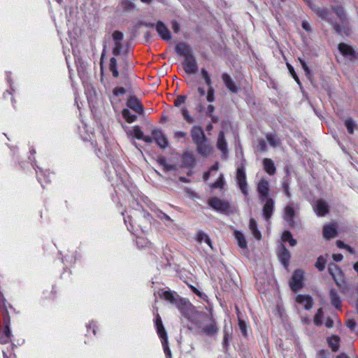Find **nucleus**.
Returning <instances> with one entry per match:
<instances>
[{"label": "nucleus", "instance_id": "nucleus-1", "mask_svg": "<svg viewBox=\"0 0 358 358\" xmlns=\"http://www.w3.org/2000/svg\"><path fill=\"white\" fill-rule=\"evenodd\" d=\"M303 271L301 270H296L289 282L291 289L296 292L303 287Z\"/></svg>", "mask_w": 358, "mask_h": 358}, {"label": "nucleus", "instance_id": "nucleus-2", "mask_svg": "<svg viewBox=\"0 0 358 358\" xmlns=\"http://www.w3.org/2000/svg\"><path fill=\"white\" fill-rule=\"evenodd\" d=\"M182 66L185 73L188 74H195L197 72L196 61L193 55L185 57Z\"/></svg>", "mask_w": 358, "mask_h": 358}, {"label": "nucleus", "instance_id": "nucleus-3", "mask_svg": "<svg viewBox=\"0 0 358 358\" xmlns=\"http://www.w3.org/2000/svg\"><path fill=\"white\" fill-rule=\"evenodd\" d=\"M113 54L114 55H120L122 50V40H123V34L120 31H115L113 32Z\"/></svg>", "mask_w": 358, "mask_h": 358}, {"label": "nucleus", "instance_id": "nucleus-4", "mask_svg": "<svg viewBox=\"0 0 358 358\" xmlns=\"http://www.w3.org/2000/svg\"><path fill=\"white\" fill-rule=\"evenodd\" d=\"M208 203L214 210L224 212L229 208V204L228 202L221 200L217 197H213L208 200Z\"/></svg>", "mask_w": 358, "mask_h": 358}, {"label": "nucleus", "instance_id": "nucleus-5", "mask_svg": "<svg viewBox=\"0 0 358 358\" xmlns=\"http://www.w3.org/2000/svg\"><path fill=\"white\" fill-rule=\"evenodd\" d=\"M236 181L243 194H248L247 182L245 171L243 166L239 167L236 172Z\"/></svg>", "mask_w": 358, "mask_h": 358}, {"label": "nucleus", "instance_id": "nucleus-6", "mask_svg": "<svg viewBox=\"0 0 358 358\" xmlns=\"http://www.w3.org/2000/svg\"><path fill=\"white\" fill-rule=\"evenodd\" d=\"M153 139L161 148H166L168 146V140L162 132L157 129L152 131Z\"/></svg>", "mask_w": 358, "mask_h": 358}, {"label": "nucleus", "instance_id": "nucleus-7", "mask_svg": "<svg viewBox=\"0 0 358 358\" xmlns=\"http://www.w3.org/2000/svg\"><path fill=\"white\" fill-rule=\"evenodd\" d=\"M191 136L195 144H197L206 139L203 129L198 126H194L192 128Z\"/></svg>", "mask_w": 358, "mask_h": 358}, {"label": "nucleus", "instance_id": "nucleus-8", "mask_svg": "<svg viewBox=\"0 0 358 358\" xmlns=\"http://www.w3.org/2000/svg\"><path fill=\"white\" fill-rule=\"evenodd\" d=\"M257 191L260 194V199H264L269 194V182L266 180L262 178L257 183Z\"/></svg>", "mask_w": 358, "mask_h": 358}, {"label": "nucleus", "instance_id": "nucleus-9", "mask_svg": "<svg viewBox=\"0 0 358 358\" xmlns=\"http://www.w3.org/2000/svg\"><path fill=\"white\" fill-rule=\"evenodd\" d=\"M296 301L306 310L311 309L313 305V299L309 295L299 294L296 296Z\"/></svg>", "mask_w": 358, "mask_h": 358}, {"label": "nucleus", "instance_id": "nucleus-10", "mask_svg": "<svg viewBox=\"0 0 358 358\" xmlns=\"http://www.w3.org/2000/svg\"><path fill=\"white\" fill-rule=\"evenodd\" d=\"M156 30L163 40L170 41L171 39V34L169 29L162 22L157 23Z\"/></svg>", "mask_w": 358, "mask_h": 358}, {"label": "nucleus", "instance_id": "nucleus-11", "mask_svg": "<svg viewBox=\"0 0 358 358\" xmlns=\"http://www.w3.org/2000/svg\"><path fill=\"white\" fill-rule=\"evenodd\" d=\"M196 145L199 153L203 156L209 155L213 149L212 146L208 143L207 138Z\"/></svg>", "mask_w": 358, "mask_h": 358}, {"label": "nucleus", "instance_id": "nucleus-12", "mask_svg": "<svg viewBox=\"0 0 358 358\" xmlns=\"http://www.w3.org/2000/svg\"><path fill=\"white\" fill-rule=\"evenodd\" d=\"M127 105L129 108L134 110L135 112L139 114H143V106L139 103L138 100L136 98L130 97L129 99H128Z\"/></svg>", "mask_w": 358, "mask_h": 358}, {"label": "nucleus", "instance_id": "nucleus-13", "mask_svg": "<svg viewBox=\"0 0 358 358\" xmlns=\"http://www.w3.org/2000/svg\"><path fill=\"white\" fill-rule=\"evenodd\" d=\"M176 51L178 54L187 57L189 55H192L190 47L185 43H179L176 46Z\"/></svg>", "mask_w": 358, "mask_h": 358}, {"label": "nucleus", "instance_id": "nucleus-14", "mask_svg": "<svg viewBox=\"0 0 358 358\" xmlns=\"http://www.w3.org/2000/svg\"><path fill=\"white\" fill-rule=\"evenodd\" d=\"M222 79L225 84L227 89L232 93H236L237 92V87L232 80V78L227 74V73H223L222 75Z\"/></svg>", "mask_w": 358, "mask_h": 358}, {"label": "nucleus", "instance_id": "nucleus-15", "mask_svg": "<svg viewBox=\"0 0 358 358\" xmlns=\"http://www.w3.org/2000/svg\"><path fill=\"white\" fill-rule=\"evenodd\" d=\"M329 211V207L326 202L318 200L315 205V212L320 216L325 215Z\"/></svg>", "mask_w": 358, "mask_h": 358}, {"label": "nucleus", "instance_id": "nucleus-16", "mask_svg": "<svg viewBox=\"0 0 358 358\" xmlns=\"http://www.w3.org/2000/svg\"><path fill=\"white\" fill-rule=\"evenodd\" d=\"M274 207V202L272 199L269 198L267 199L264 208H263V213L266 220H268L273 213Z\"/></svg>", "mask_w": 358, "mask_h": 358}, {"label": "nucleus", "instance_id": "nucleus-17", "mask_svg": "<svg viewBox=\"0 0 358 358\" xmlns=\"http://www.w3.org/2000/svg\"><path fill=\"white\" fill-rule=\"evenodd\" d=\"M336 229L335 225H326L323 228V236L326 239H331L336 236Z\"/></svg>", "mask_w": 358, "mask_h": 358}, {"label": "nucleus", "instance_id": "nucleus-18", "mask_svg": "<svg viewBox=\"0 0 358 358\" xmlns=\"http://www.w3.org/2000/svg\"><path fill=\"white\" fill-rule=\"evenodd\" d=\"M217 331V328L215 324V322L212 320H209V323L206 324L203 327H202V332L211 336L216 334Z\"/></svg>", "mask_w": 358, "mask_h": 358}, {"label": "nucleus", "instance_id": "nucleus-19", "mask_svg": "<svg viewBox=\"0 0 358 358\" xmlns=\"http://www.w3.org/2000/svg\"><path fill=\"white\" fill-rule=\"evenodd\" d=\"M290 257L291 255L289 250L285 248H282L279 254V259L285 267H287L288 266Z\"/></svg>", "mask_w": 358, "mask_h": 358}, {"label": "nucleus", "instance_id": "nucleus-20", "mask_svg": "<svg viewBox=\"0 0 358 358\" xmlns=\"http://www.w3.org/2000/svg\"><path fill=\"white\" fill-rule=\"evenodd\" d=\"M338 50L345 56H353L355 54L352 47L346 43H341L338 45Z\"/></svg>", "mask_w": 358, "mask_h": 358}, {"label": "nucleus", "instance_id": "nucleus-21", "mask_svg": "<svg viewBox=\"0 0 358 358\" xmlns=\"http://www.w3.org/2000/svg\"><path fill=\"white\" fill-rule=\"evenodd\" d=\"M263 164H264V170L269 175H273L275 173V167L274 164L271 159L265 158L263 160Z\"/></svg>", "mask_w": 358, "mask_h": 358}, {"label": "nucleus", "instance_id": "nucleus-22", "mask_svg": "<svg viewBox=\"0 0 358 358\" xmlns=\"http://www.w3.org/2000/svg\"><path fill=\"white\" fill-rule=\"evenodd\" d=\"M127 134L132 137L138 139L143 138V134L138 126H134L127 131Z\"/></svg>", "mask_w": 358, "mask_h": 358}, {"label": "nucleus", "instance_id": "nucleus-23", "mask_svg": "<svg viewBox=\"0 0 358 358\" xmlns=\"http://www.w3.org/2000/svg\"><path fill=\"white\" fill-rule=\"evenodd\" d=\"M217 146L224 154L227 152V141L223 132L219 134Z\"/></svg>", "mask_w": 358, "mask_h": 358}, {"label": "nucleus", "instance_id": "nucleus-24", "mask_svg": "<svg viewBox=\"0 0 358 358\" xmlns=\"http://www.w3.org/2000/svg\"><path fill=\"white\" fill-rule=\"evenodd\" d=\"M249 227H250V231H252L253 236L256 239L260 240L261 237H262L261 233L257 229V223H256L255 220L252 218H251L250 220Z\"/></svg>", "mask_w": 358, "mask_h": 358}, {"label": "nucleus", "instance_id": "nucleus-25", "mask_svg": "<svg viewBox=\"0 0 358 358\" xmlns=\"http://www.w3.org/2000/svg\"><path fill=\"white\" fill-rule=\"evenodd\" d=\"M234 236L237 241L238 246L243 249H246L247 242L243 234L238 231H236L234 232Z\"/></svg>", "mask_w": 358, "mask_h": 358}, {"label": "nucleus", "instance_id": "nucleus-26", "mask_svg": "<svg viewBox=\"0 0 358 358\" xmlns=\"http://www.w3.org/2000/svg\"><path fill=\"white\" fill-rule=\"evenodd\" d=\"M196 241L201 243L203 242H205L206 243H207L208 245V246L213 249V245H212V243H211V241L209 238V236L205 234L204 232H202V231H199L196 234Z\"/></svg>", "mask_w": 358, "mask_h": 358}, {"label": "nucleus", "instance_id": "nucleus-27", "mask_svg": "<svg viewBox=\"0 0 358 358\" xmlns=\"http://www.w3.org/2000/svg\"><path fill=\"white\" fill-rule=\"evenodd\" d=\"M156 327H157V332H158L159 336L162 338H165L166 339V331H165V329H164V328L163 327L161 318L159 316H158V317L156 320Z\"/></svg>", "mask_w": 358, "mask_h": 358}, {"label": "nucleus", "instance_id": "nucleus-28", "mask_svg": "<svg viewBox=\"0 0 358 358\" xmlns=\"http://www.w3.org/2000/svg\"><path fill=\"white\" fill-rule=\"evenodd\" d=\"M281 239L282 241H288L291 246H295L296 245V241L292 238L291 233L288 231L283 232Z\"/></svg>", "mask_w": 358, "mask_h": 358}, {"label": "nucleus", "instance_id": "nucleus-29", "mask_svg": "<svg viewBox=\"0 0 358 358\" xmlns=\"http://www.w3.org/2000/svg\"><path fill=\"white\" fill-rule=\"evenodd\" d=\"M294 216V210L293 208L290 206H287L285 208V219L286 221H287L289 223L292 222V219Z\"/></svg>", "mask_w": 358, "mask_h": 358}, {"label": "nucleus", "instance_id": "nucleus-30", "mask_svg": "<svg viewBox=\"0 0 358 358\" xmlns=\"http://www.w3.org/2000/svg\"><path fill=\"white\" fill-rule=\"evenodd\" d=\"M330 299H331V303L336 308H340V305H341L340 298L338 296L337 293L334 290H331V292H330Z\"/></svg>", "mask_w": 358, "mask_h": 358}, {"label": "nucleus", "instance_id": "nucleus-31", "mask_svg": "<svg viewBox=\"0 0 358 358\" xmlns=\"http://www.w3.org/2000/svg\"><path fill=\"white\" fill-rule=\"evenodd\" d=\"M163 298L169 301L171 303H176L177 302V299L174 294L170 291H165L162 294Z\"/></svg>", "mask_w": 358, "mask_h": 358}, {"label": "nucleus", "instance_id": "nucleus-32", "mask_svg": "<svg viewBox=\"0 0 358 358\" xmlns=\"http://www.w3.org/2000/svg\"><path fill=\"white\" fill-rule=\"evenodd\" d=\"M328 342L333 351L336 352L338 350L339 338L338 336H334L331 337Z\"/></svg>", "mask_w": 358, "mask_h": 358}, {"label": "nucleus", "instance_id": "nucleus-33", "mask_svg": "<svg viewBox=\"0 0 358 358\" xmlns=\"http://www.w3.org/2000/svg\"><path fill=\"white\" fill-rule=\"evenodd\" d=\"M323 310L322 308H319L315 314L313 322L316 326H321L322 324Z\"/></svg>", "mask_w": 358, "mask_h": 358}, {"label": "nucleus", "instance_id": "nucleus-34", "mask_svg": "<svg viewBox=\"0 0 358 358\" xmlns=\"http://www.w3.org/2000/svg\"><path fill=\"white\" fill-rule=\"evenodd\" d=\"M122 115L126 121L129 123L134 122L136 119V116L131 115L128 109H124L122 110Z\"/></svg>", "mask_w": 358, "mask_h": 358}, {"label": "nucleus", "instance_id": "nucleus-35", "mask_svg": "<svg viewBox=\"0 0 358 358\" xmlns=\"http://www.w3.org/2000/svg\"><path fill=\"white\" fill-rule=\"evenodd\" d=\"M110 69L112 71L114 77H118L119 73L117 69V62L114 57H112L110 60Z\"/></svg>", "mask_w": 358, "mask_h": 358}, {"label": "nucleus", "instance_id": "nucleus-36", "mask_svg": "<svg viewBox=\"0 0 358 358\" xmlns=\"http://www.w3.org/2000/svg\"><path fill=\"white\" fill-rule=\"evenodd\" d=\"M345 125L348 132L350 134H353L354 129L356 127V124H355V122L352 119L348 118V119L345 120Z\"/></svg>", "mask_w": 358, "mask_h": 358}, {"label": "nucleus", "instance_id": "nucleus-37", "mask_svg": "<svg viewBox=\"0 0 358 358\" xmlns=\"http://www.w3.org/2000/svg\"><path fill=\"white\" fill-rule=\"evenodd\" d=\"M201 73L202 75L203 78L205 80L206 84L208 87L213 86L212 80L210 77L208 73V71L205 69H202L201 70Z\"/></svg>", "mask_w": 358, "mask_h": 358}, {"label": "nucleus", "instance_id": "nucleus-38", "mask_svg": "<svg viewBox=\"0 0 358 358\" xmlns=\"http://www.w3.org/2000/svg\"><path fill=\"white\" fill-rule=\"evenodd\" d=\"M158 162L162 168L166 171L175 169V166L173 165L169 164L164 159H159Z\"/></svg>", "mask_w": 358, "mask_h": 358}, {"label": "nucleus", "instance_id": "nucleus-39", "mask_svg": "<svg viewBox=\"0 0 358 358\" xmlns=\"http://www.w3.org/2000/svg\"><path fill=\"white\" fill-rule=\"evenodd\" d=\"M325 264L326 260L323 257H320L315 262V267L320 271H323L324 269Z\"/></svg>", "mask_w": 358, "mask_h": 358}, {"label": "nucleus", "instance_id": "nucleus-40", "mask_svg": "<svg viewBox=\"0 0 358 358\" xmlns=\"http://www.w3.org/2000/svg\"><path fill=\"white\" fill-rule=\"evenodd\" d=\"M214 92L215 91L213 86L208 87L206 99L208 102H213L214 101Z\"/></svg>", "mask_w": 358, "mask_h": 358}, {"label": "nucleus", "instance_id": "nucleus-41", "mask_svg": "<svg viewBox=\"0 0 358 358\" xmlns=\"http://www.w3.org/2000/svg\"><path fill=\"white\" fill-rule=\"evenodd\" d=\"M317 13L321 18L324 19V20H327L328 18L329 11L327 9L318 8L317 10Z\"/></svg>", "mask_w": 358, "mask_h": 358}, {"label": "nucleus", "instance_id": "nucleus-42", "mask_svg": "<svg viewBox=\"0 0 358 358\" xmlns=\"http://www.w3.org/2000/svg\"><path fill=\"white\" fill-rule=\"evenodd\" d=\"M224 185V178H223V176L221 175L219 178L217 179V181H215L213 184V188H217V187H220L222 188Z\"/></svg>", "mask_w": 358, "mask_h": 358}, {"label": "nucleus", "instance_id": "nucleus-43", "mask_svg": "<svg viewBox=\"0 0 358 358\" xmlns=\"http://www.w3.org/2000/svg\"><path fill=\"white\" fill-rule=\"evenodd\" d=\"M267 141L273 147H276L278 145V141L273 136H267Z\"/></svg>", "mask_w": 358, "mask_h": 358}, {"label": "nucleus", "instance_id": "nucleus-44", "mask_svg": "<svg viewBox=\"0 0 358 358\" xmlns=\"http://www.w3.org/2000/svg\"><path fill=\"white\" fill-rule=\"evenodd\" d=\"M238 326L240 327V329L241 330L242 334L244 336H246L247 335V329H246V324L245 323V322L239 320Z\"/></svg>", "mask_w": 358, "mask_h": 358}, {"label": "nucleus", "instance_id": "nucleus-45", "mask_svg": "<svg viewBox=\"0 0 358 358\" xmlns=\"http://www.w3.org/2000/svg\"><path fill=\"white\" fill-rule=\"evenodd\" d=\"M299 60L302 66V68L303 69L304 71L306 72V75L308 76H309L310 74V71L309 68L308 67L306 63L300 58L299 59Z\"/></svg>", "mask_w": 358, "mask_h": 358}, {"label": "nucleus", "instance_id": "nucleus-46", "mask_svg": "<svg viewBox=\"0 0 358 358\" xmlns=\"http://www.w3.org/2000/svg\"><path fill=\"white\" fill-rule=\"evenodd\" d=\"M162 340H163L162 345L164 346V351H165V352L166 353L167 355L170 356L171 355V350H169V348L167 346V336L166 337V339L165 338H162Z\"/></svg>", "mask_w": 358, "mask_h": 358}, {"label": "nucleus", "instance_id": "nucleus-47", "mask_svg": "<svg viewBox=\"0 0 358 358\" xmlns=\"http://www.w3.org/2000/svg\"><path fill=\"white\" fill-rule=\"evenodd\" d=\"M185 101V96H178L176 101H175V105L176 106H179L181 104L184 103Z\"/></svg>", "mask_w": 358, "mask_h": 358}, {"label": "nucleus", "instance_id": "nucleus-48", "mask_svg": "<svg viewBox=\"0 0 358 358\" xmlns=\"http://www.w3.org/2000/svg\"><path fill=\"white\" fill-rule=\"evenodd\" d=\"M126 92V90L124 87H116L113 90V93L115 96H118L120 94H124Z\"/></svg>", "mask_w": 358, "mask_h": 358}, {"label": "nucleus", "instance_id": "nucleus-49", "mask_svg": "<svg viewBox=\"0 0 358 358\" xmlns=\"http://www.w3.org/2000/svg\"><path fill=\"white\" fill-rule=\"evenodd\" d=\"M171 28L174 32L178 33L180 31V24L176 21H173L171 23Z\"/></svg>", "mask_w": 358, "mask_h": 358}, {"label": "nucleus", "instance_id": "nucleus-50", "mask_svg": "<svg viewBox=\"0 0 358 358\" xmlns=\"http://www.w3.org/2000/svg\"><path fill=\"white\" fill-rule=\"evenodd\" d=\"M182 115L185 117V119L189 123L193 122V118L189 115L187 110H184L182 112Z\"/></svg>", "mask_w": 358, "mask_h": 358}, {"label": "nucleus", "instance_id": "nucleus-51", "mask_svg": "<svg viewBox=\"0 0 358 358\" xmlns=\"http://www.w3.org/2000/svg\"><path fill=\"white\" fill-rule=\"evenodd\" d=\"M346 325L351 330H354V329L355 327V322L353 320H352V319H349L346 322Z\"/></svg>", "mask_w": 358, "mask_h": 358}, {"label": "nucleus", "instance_id": "nucleus-52", "mask_svg": "<svg viewBox=\"0 0 358 358\" xmlns=\"http://www.w3.org/2000/svg\"><path fill=\"white\" fill-rule=\"evenodd\" d=\"M187 134L184 131H176L175 133V137L180 140V138H185L186 137Z\"/></svg>", "mask_w": 358, "mask_h": 358}, {"label": "nucleus", "instance_id": "nucleus-53", "mask_svg": "<svg viewBox=\"0 0 358 358\" xmlns=\"http://www.w3.org/2000/svg\"><path fill=\"white\" fill-rule=\"evenodd\" d=\"M334 269H336V270H338V269H337V266H336V265H335V264H331V265H330V266H329V273H330V274L332 275V277H333L334 279H336V278H335V275H334V273H333ZM336 283H338V282H337V281H336Z\"/></svg>", "mask_w": 358, "mask_h": 358}, {"label": "nucleus", "instance_id": "nucleus-54", "mask_svg": "<svg viewBox=\"0 0 358 358\" xmlns=\"http://www.w3.org/2000/svg\"><path fill=\"white\" fill-rule=\"evenodd\" d=\"M325 326L327 328H332L333 326H334V321H333V320H331L330 318H327L326 322H325Z\"/></svg>", "mask_w": 358, "mask_h": 358}, {"label": "nucleus", "instance_id": "nucleus-55", "mask_svg": "<svg viewBox=\"0 0 358 358\" xmlns=\"http://www.w3.org/2000/svg\"><path fill=\"white\" fill-rule=\"evenodd\" d=\"M302 27L307 31H311L310 25L308 22H303Z\"/></svg>", "mask_w": 358, "mask_h": 358}, {"label": "nucleus", "instance_id": "nucleus-56", "mask_svg": "<svg viewBox=\"0 0 358 358\" xmlns=\"http://www.w3.org/2000/svg\"><path fill=\"white\" fill-rule=\"evenodd\" d=\"M332 257L336 262H341L343 259V255L341 254H334L332 255Z\"/></svg>", "mask_w": 358, "mask_h": 358}, {"label": "nucleus", "instance_id": "nucleus-57", "mask_svg": "<svg viewBox=\"0 0 358 358\" xmlns=\"http://www.w3.org/2000/svg\"><path fill=\"white\" fill-rule=\"evenodd\" d=\"M336 245L340 248H346V245L343 242L338 241H336Z\"/></svg>", "mask_w": 358, "mask_h": 358}, {"label": "nucleus", "instance_id": "nucleus-58", "mask_svg": "<svg viewBox=\"0 0 358 358\" xmlns=\"http://www.w3.org/2000/svg\"><path fill=\"white\" fill-rule=\"evenodd\" d=\"M287 69H288L289 73L292 74V76L296 73L294 68L292 67V66L291 64H289V63H287Z\"/></svg>", "mask_w": 358, "mask_h": 358}, {"label": "nucleus", "instance_id": "nucleus-59", "mask_svg": "<svg viewBox=\"0 0 358 358\" xmlns=\"http://www.w3.org/2000/svg\"><path fill=\"white\" fill-rule=\"evenodd\" d=\"M190 288L192 289V290L198 296H201V293L200 291H199L196 287H194V286L192 285H190L189 286Z\"/></svg>", "mask_w": 358, "mask_h": 358}, {"label": "nucleus", "instance_id": "nucleus-60", "mask_svg": "<svg viewBox=\"0 0 358 358\" xmlns=\"http://www.w3.org/2000/svg\"><path fill=\"white\" fill-rule=\"evenodd\" d=\"M197 91L201 96H204L205 90L203 87H198Z\"/></svg>", "mask_w": 358, "mask_h": 358}, {"label": "nucleus", "instance_id": "nucleus-61", "mask_svg": "<svg viewBox=\"0 0 358 358\" xmlns=\"http://www.w3.org/2000/svg\"><path fill=\"white\" fill-rule=\"evenodd\" d=\"M144 141L147 142V143H152V139L153 138H150V137H148V136H143V138H142Z\"/></svg>", "mask_w": 358, "mask_h": 358}, {"label": "nucleus", "instance_id": "nucleus-62", "mask_svg": "<svg viewBox=\"0 0 358 358\" xmlns=\"http://www.w3.org/2000/svg\"><path fill=\"white\" fill-rule=\"evenodd\" d=\"M215 110V108L213 105H209L207 108V110L209 113H212Z\"/></svg>", "mask_w": 358, "mask_h": 358}, {"label": "nucleus", "instance_id": "nucleus-63", "mask_svg": "<svg viewBox=\"0 0 358 358\" xmlns=\"http://www.w3.org/2000/svg\"><path fill=\"white\" fill-rule=\"evenodd\" d=\"M346 249L349 251L350 253H351V254H354L355 253V250H354V249L352 248H351L350 246H347Z\"/></svg>", "mask_w": 358, "mask_h": 358}, {"label": "nucleus", "instance_id": "nucleus-64", "mask_svg": "<svg viewBox=\"0 0 358 358\" xmlns=\"http://www.w3.org/2000/svg\"><path fill=\"white\" fill-rule=\"evenodd\" d=\"M353 268H354V269L357 271V273H358V262H357L354 264Z\"/></svg>", "mask_w": 358, "mask_h": 358}]
</instances>
